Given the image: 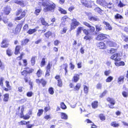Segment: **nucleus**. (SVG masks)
Returning <instances> with one entry per match:
<instances>
[{"label":"nucleus","instance_id":"nucleus-1","mask_svg":"<svg viewBox=\"0 0 128 128\" xmlns=\"http://www.w3.org/2000/svg\"><path fill=\"white\" fill-rule=\"evenodd\" d=\"M42 5L44 6V11L46 12H53L55 8V5L49 0H45L43 1Z\"/></svg>","mask_w":128,"mask_h":128},{"label":"nucleus","instance_id":"nucleus-2","mask_svg":"<svg viewBox=\"0 0 128 128\" xmlns=\"http://www.w3.org/2000/svg\"><path fill=\"white\" fill-rule=\"evenodd\" d=\"M72 22L70 27V29L71 30L74 29L76 26L80 24L79 22L75 18H73L72 20Z\"/></svg>","mask_w":128,"mask_h":128},{"label":"nucleus","instance_id":"nucleus-3","mask_svg":"<svg viewBox=\"0 0 128 128\" xmlns=\"http://www.w3.org/2000/svg\"><path fill=\"white\" fill-rule=\"evenodd\" d=\"M113 60L116 62H118L120 60L121 58L120 56L118 53H116L110 57Z\"/></svg>","mask_w":128,"mask_h":128},{"label":"nucleus","instance_id":"nucleus-4","mask_svg":"<svg viewBox=\"0 0 128 128\" xmlns=\"http://www.w3.org/2000/svg\"><path fill=\"white\" fill-rule=\"evenodd\" d=\"M97 46L100 48L105 49L106 48V46L104 43L103 42H100L97 44Z\"/></svg>","mask_w":128,"mask_h":128},{"label":"nucleus","instance_id":"nucleus-5","mask_svg":"<svg viewBox=\"0 0 128 128\" xmlns=\"http://www.w3.org/2000/svg\"><path fill=\"white\" fill-rule=\"evenodd\" d=\"M106 38L105 34H100L98 36L96 39L98 40H102Z\"/></svg>","mask_w":128,"mask_h":128},{"label":"nucleus","instance_id":"nucleus-6","mask_svg":"<svg viewBox=\"0 0 128 128\" xmlns=\"http://www.w3.org/2000/svg\"><path fill=\"white\" fill-rule=\"evenodd\" d=\"M11 9L9 6H7L4 7V11L6 14L8 15L9 14Z\"/></svg>","mask_w":128,"mask_h":128},{"label":"nucleus","instance_id":"nucleus-7","mask_svg":"<svg viewBox=\"0 0 128 128\" xmlns=\"http://www.w3.org/2000/svg\"><path fill=\"white\" fill-rule=\"evenodd\" d=\"M124 77L123 76H120L118 78V82L120 84L123 83L124 81Z\"/></svg>","mask_w":128,"mask_h":128},{"label":"nucleus","instance_id":"nucleus-8","mask_svg":"<svg viewBox=\"0 0 128 128\" xmlns=\"http://www.w3.org/2000/svg\"><path fill=\"white\" fill-rule=\"evenodd\" d=\"M81 1L83 5L85 6L88 8L91 7L92 5L89 4L86 0H81Z\"/></svg>","mask_w":128,"mask_h":128},{"label":"nucleus","instance_id":"nucleus-9","mask_svg":"<svg viewBox=\"0 0 128 128\" xmlns=\"http://www.w3.org/2000/svg\"><path fill=\"white\" fill-rule=\"evenodd\" d=\"M106 100L111 105L113 106L115 104V101L114 99L113 98H108L106 99Z\"/></svg>","mask_w":128,"mask_h":128},{"label":"nucleus","instance_id":"nucleus-10","mask_svg":"<svg viewBox=\"0 0 128 128\" xmlns=\"http://www.w3.org/2000/svg\"><path fill=\"white\" fill-rule=\"evenodd\" d=\"M103 23L105 25H106L105 26V28L106 29H108L110 30H112V27L107 22L105 21H104Z\"/></svg>","mask_w":128,"mask_h":128},{"label":"nucleus","instance_id":"nucleus-11","mask_svg":"<svg viewBox=\"0 0 128 128\" xmlns=\"http://www.w3.org/2000/svg\"><path fill=\"white\" fill-rule=\"evenodd\" d=\"M61 118L62 119L64 120H67L68 118L67 115L65 113L61 112Z\"/></svg>","mask_w":128,"mask_h":128},{"label":"nucleus","instance_id":"nucleus-12","mask_svg":"<svg viewBox=\"0 0 128 128\" xmlns=\"http://www.w3.org/2000/svg\"><path fill=\"white\" fill-rule=\"evenodd\" d=\"M79 79V75L76 74H75L72 80L75 82H76Z\"/></svg>","mask_w":128,"mask_h":128},{"label":"nucleus","instance_id":"nucleus-13","mask_svg":"<svg viewBox=\"0 0 128 128\" xmlns=\"http://www.w3.org/2000/svg\"><path fill=\"white\" fill-rule=\"evenodd\" d=\"M88 19L90 20L93 21H97L99 20L97 16H89L88 17Z\"/></svg>","mask_w":128,"mask_h":128},{"label":"nucleus","instance_id":"nucleus-14","mask_svg":"<svg viewBox=\"0 0 128 128\" xmlns=\"http://www.w3.org/2000/svg\"><path fill=\"white\" fill-rule=\"evenodd\" d=\"M26 12L25 10H24L23 12H22L21 16L19 17L16 18V20H20L22 19V18L24 17L25 15Z\"/></svg>","mask_w":128,"mask_h":128},{"label":"nucleus","instance_id":"nucleus-15","mask_svg":"<svg viewBox=\"0 0 128 128\" xmlns=\"http://www.w3.org/2000/svg\"><path fill=\"white\" fill-rule=\"evenodd\" d=\"M6 43V40H3L2 43L1 47L2 48H6L8 47V45Z\"/></svg>","mask_w":128,"mask_h":128},{"label":"nucleus","instance_id":"nucleus-16","mask_svg":"<svg viewBox=\"0 0 128 128\" xmlns=\"http://www.w3.org/2000/svg\"><path fill=\"white\" fill-rule=\"evenodd\" d=\"M40 20H41V22L43 25L47 26H49L48 24L46 22L44 18H40Z\"/></svg>","mask_w":128,"mask_h":128},{"label":"nucleus","instance_id":"nucleus-17","mask_svg":"<svg viewBox=\"0 0 128 128\" xmlns=\"http://www.w3.org/2000/svg\"><path fill=\"white\" fill-rule=\"evenodd\" d=\"M15 2L16 3L19 4L22 6H24L23 2L20 0H16L15 1Z\"/></svg>","mask_w":128,"mask_h":128},{"label":"nucleus","instance_id":"nucleus-18","mask_svg":"<svg viewBox=\"0 0 128 128\" xmlns=\"http://www.w3.org/2000/svg\"><path fill=\"white\" fill-rule=\"evenodd\" d=\"M4 98L3 99L4 101V102H7L8 101L9 95L8 94H6L4 95Z\"/></svg>","mask_w":128,"mask_h":128},{"label":"nucleus","instance_id":"nucleus-19","mask_svg":"<svg viewBox=\"0 0 128 128\" xmlns=\"http://www.w3.org/2000/svg\"><path fill=\"white\" fill-rule=\"evenodd\" d=\"M83 28L81 27H78L77 29V31L76 35L78 36H79L80 34L81 33L82 30H83Z\"/></svg>","mask_w":128,"mask_h":128},{"label":"nucleus","instance_id":"nucleus-20","mask_svg":"<svg viewBox=\"0 0 128 128\" xmlns=\"http://www.w3.org/2000/svg\"><path fill=\"white\" fill-rule=\"evenodd\" d=\"M7 26L8 29L11 28L13 26V24L11 22H9L7 24Z\"/></svg>","mask_w":128,"mask_h":128},{"label":"nucleus","instance_id":"nucleus-21","mask_svg":"<svg viewBox=\"0 0 128 128\" xmlns=\"http://www.w3.org/2000/svg\"><path fill=\"white\" fill-rule=\"evenodd\" d=\"M112 126L114 127H118L119 126V124L116 123V122H113L111 124Z\"/></svg>","mask_w":128,"mask_h":128},{"label":"nucleus","instance_id":"nucleus-22","mask_svg":"<svg viewBox=\"0 0 128 128\" xmlns=\"http://www.w3.org/2000/svg\"><path fill=\"white\" fill-rule=\"evenodd\" d=\"M58 9V10L62 14H66L67 13L66 12L65 10L59 7Z\"/></svg>","mask_w":128,"mask_h":128},{"label":"nucleus","instance_id":"nucleus-23","mask_svg":"<svg viewBox=\"0 0 128 128\" xmlns=\"http://www.w3.org/2000/svg\"><path fill=\"white\" fill-rule=\"evenodd\" d=\"M46 58H42L40 64V66L42 67L45 64Z\"/></svg>","mask_w":128,"mask_h":128},{"label":"nucleus","instance_id":"nucleus-24","mask_svg":"<svg viewBox=\"0 0 128 128\" xmlns=\"http://www.w3.org/2000/svg\"><path fill=\"white\" fill-rule=\"evenodd\" d=\"M102 86V83L99 82L96 85V88L98 89H101Z\"/></svg>","mask_w":128,"mask_h":128},{"label":"nucleus","instance_id":"nucleus-25","mask_svg":"<svg viewBox=\"0 0 128 128\" xmlns=\"http://www.w3.org/2000/svg\"><path fill=\"white\" fill-rule=\"evenodd\" d=\"M94 10L98 12V13L100 14H102V11L99 8H96L94 9Z\"/></svg>","mask_w":128,"mask_h":128},{"label":"nucleus","instance_id":"nucleus-26","mask_svg":"<svg viewBox=\"0 0 128 128\" xmlns=\"http://www.w3.org/2000/svg\"><path fill=\"white\" fill-rule=\"evenodd\" d=\"M20 47V46H16L15 50V54H17L19 53V50Z\"/></svg>","mask_w":128,"mask_h":128},{"label":"nucleus","instance_id":"nucleus-27","mask_svg":"<svg viewBox=\"0 0 128 128\" xmlns=\"http://www.w3.org/2000/svg\"><path fill=\"white\" fill-rule=\"evenodd\" d=\"M36 31V29H30L28 32V33L30 34H31L35 32Z\"/></svg>","mask_w":128,"mask_h":128},{"label":"nucleus","instance_id":"nucleus-28","mask_svg":"<svg viewBox=\"0 0 128 128\" xmlns=\"http://www.w3.org/2000/svg\"><path fill=\"white\" fill-rule=\"evenodd\" d=\"M98 102H94L92 104V105L93 108H96L98 106Z\"/></svg>","mask_w":128,"mask_h":128},{"label":"nucleus","instance_id":"nucleus-29","mask_svg":"<svg viewBox=\"0 0 128 128\" xmlns=\"http://www.w3.org/2000/svg\"><path fill=\"white\" fill-rule=\"evenodd\" d=\"M96 26L97 32H99L102 29V28L101 27V26L100 25H97Z\"/></svg>","mask_w":128,"mask_h":128},{"label":"nucleus","instance_id":"nucleus-30","mask_svg":"<svg viewBox=\"0 0 128 128\" xmlns=\"http://www.w3.org/2000/svg\"><path fill=\"white\" fill-rule=\"evenodd\" d=\"M113 78L112 76H110L106 80V82H110L113 80Z\"/></svg>","mask_w":128,"mask_h":128},{"label":"nucleus","instance_id":"nucleus-31","mask_svg":"<svg viewBox=\"0 0 128 128\" xmlns=\"http://www.w3.org/2000/svg\"><path fill=\"white\" fill-rule=\"evenodd\" d=\"M84 93L86 94L88 92V88L86 86H84Z\"/></svg>","mask_w":128,"mask_h":128},{"label":"nucleus","instance_id":"nucleus-32","mask_svg":"<svg viewBox=\"0 0 128 128\" xmlns=\"http://www.w3.org/2000/svg\"><path fill=\"white\" fill-rule=\"evenodd\" d=\"M43 111L42 109L39 110L37 114V116H40L42 114Z\"/></svg>","mask_w":128,"mask_h":128},{"label":"nucleus","instance_id":"nucleus-33","mask_svg":"<svg viewBox=\"0 0 128 128\" xmlns=\"http://www.w3.org/2000/svg\"><path fill=\"white\" fill-rule=\"evenodd\" d=\"M107 52L108 53L112 54L115 52L116 50L114 48H111L110 50H107Z\"/></svg>","mask_w":128,"mask_h":128},{"label":"nucleus","instance_id":"nucleus-34","mask_svg":"<svg viewBox=\"0 0 128 128\" xmlns=\"http://www.w3.org/2000/svg\"><path fill=\"white\" fill-rule=\"evenodd\" d=\"M28 68H26V70H24L22 72V75L25 76L27 75L28 74V72H28Z\"/></svg>","mask_w":128,"mask_h":128},{"label":"nucleus","instance_id":"nucleus-35","mask_svg":"<svg viewBox=\"0 0 128 128\" xmlns=\"http://www.w3.org/2000/svg\"><path fill=\"white\" fill-rule=\"evenodd\" d=\"M80 86V83L77 84L76 86L74 87V89L76 90H78L79 89Z\"/></svg>","mask_w":128,"mask_h":128},{"label":"nucleus","instance_id":"nucleus-36","mask_svg":"<svg viewBox=\"0 0 128 128\" xmlns=\"http://www.w3.org/2000/svg\"><path fill=\"white\" fill-rule=\"evenodd\" d=\"M122 94L125 98H127L128 96V93L125 91H124L122 92Z\"/></svg>","mask_w":128,"mask_h":128},{"label":"nucleus","instance_id":"nucleus-37","mask_svg":"<svg viewBox=\"0 0 128 128\" xmlns=\"http://www.w3.org/2000/svg\"><path fill=\"white\" fill-rule=\"evenodd\" d=\"M52 32L50 31H48L47 32L44 34L46 37L47 38H48L50 36L52 35Z\"/></svg>","mask_w":128,"mask_h":128},{"label":"nucleus","instance_id":"nucleus-38","mask_svg":"<svg viewBox=\"0 0 128 128\" xmlns=\"http://www.w3.org/2000/svg\"><path fill=\"white\" fill-rule=\"evenodd\" d=\"M48 92L51 94H53L54 93L53 88H50L48 89Z\"/></svg>","mask_w":128,"mask_h":128},{"label":"nucleus","instance_id":"nucleus-39","mask_svg":"<svg viewBox=\"0 0 128 128\" xmlns=\"http://www.w3.org/2000/svg\"><path fill=\"white\" fill-rule=\"evenodd\" d=\"M42 74V71L40 69L37 71L36 74L38 77L40 76Z\"/></svg>","mask_w":128,"mask_h":128},{"label":"nucleus","instance_id":"nucleus-40","mask_svg":"<svg viewBox=\"0 0 128 128\" xmlns=\"http://www.w3.org/2000/svg\"><path fill=\"white\" fill-rule=\"evenodd\" d=\"M99 117L100 119L104 121L105 120L106 118L105 116L102 114H100L99 115Z\"/></svg>","mask_w":128,"mask_h":128},{"label":"nucleus","instance_id":"nucleus-41","mask_svg":"<svg viewBox=\"0 0 128 128\" xmlns=\"http://www.w3.org/2000/svg\"><path fill=\"white\" fill-rule=\"evenodd\" d=\"M60 107L62 109H65L66 108V106L64 104V102H62L60 104Z\"/></svg>","mask_w":128,"mask_h":128},{"label":"nucleus","instance_id":"nucleus-42","mask_svg":"<svg viewBox=\"0 0 128 128\" xmlns=\"http://www.w3.org/2000/svg\"><path fill=\"white\" fill-rule=\"evenodd\" d=\"M43 87L46 84V82L43 79H42L41 80V83Z\"/></svg>","mask_w":128,"mask_h":128},{"label":"nucleus","instance_id":"nucleus-43","mask_svg":"<svg viewBox=\"0 0 128 128\" xmlns=\"http://www.w3.org/2000/svg\"><path fill=\"white\" fill-rule=\"evenodd\" d=\"M123 39L126 42H128V37L124 35L122 36Z\"/></svg>","mask_w":128,"mask_h":128},{"label":"nucleus","instance_id":"nucleus-44","mask_svg":"<svg viewBox=\"0 0 128 128\" xmlns=\"http://www.w3.org/2000/svg\"><path fill=\"white\" fill-rule=\"evenodd\" d=\"M115 18L116 19H122V16L120 14H117L115 16Z\"/></svg>","mask_w":128,"mask_h":128},{"label":"nucleus","instance_id":"nucleus-45","mask_svg":"<svg viewBox=\"0 0 128 128\" xmlns=\"http://www.w3.org/2000/svg\"><path fill=\"white\" fill-rule=\"evenodd\" d=\"M35 57H33L31 60V62L32 64V65H33L35 64Z\"/></svg>","mask_w":128,"mask_h":128},{"label":"nucleus","instance_id":"nucleus-46","mask_svg":"<svg viewBox=\"0 0 128 128\" xmlns=\"http://www.w3.org/2000/svg\"><path fill=\"white\" fill-rule=\"evenodd\" d=\"M68 17L66 16H65L62 18V22H64L66 20V19H68Z\"/></svg>","mask_w":128,"mask_h":128},{"label":"nucleus","instance_id":"nucleus-47","mask_svg":"<svg viewBox=\"0 0 128 128\" xmlns=\"http://www.w3.org/2000/svg\"><path fill=\"white\" fill-rule=\"evenodd\" d=\"M103 2V0H97L96 1L97 4L101 5H102Z\"/></svg>","mask_w":128,"mask_h":128},{"label":"nucleus","instance_id":"nucleus-48","mask_svg":"<svg viewBox=\"0 0 128 128\" xmlns=\"http://www.w3.org/2000/svg\"><path fill=\"white\" fill-rule=\"evenodd\" d=\"M7 54L9 56H10L12 54V52L10 49H8L6 51Z\"/></svg>","mask_w":128,"mask_h":128},{"label":"nucleus","instance_id":"nucleus-49","mask_svg":"<svg viewBox=\"0 0 128 128\" xmlns=\"http://www.w3.org/2000/svg\"><path fill=\"white\" fill-rule=\"evenodd\" d=\"M29 40L28 39H26L25 40H23L22 42V44H25L27 43L29 41Z\"/></svg>","mask_w":128,"mask_h":128},{"label":"nucleus","instance_id":"nucleus-50","mask_svg":"<svg viewBox=\"0 0 128 128\" xmlns=\"http://www.w3.org/2000/svg\"><path fill=\"white\" fill-rule=\"evenodd\" d=\"M58 85L60 86L61 87L62 85V83L61 80H58Z\"/></svg>","mask_w":128,"mask_h":128},{"label":"nucleus","instance_id":"nucleus-51","mask_svg":"<svg viewBox=\"0 0 128 128\" xmlns=\"http://www.w3.org/2000/svg\"><path fill=\"white\" fill-rule=\"evenodd\" d=\"M113 6V4L112 3L110 2L107 6V7L109 8H111Z\"/></svg>","mask_w":128,"mask_h":128},{"label":"nucleus","instance_id":"nucleus-52","mask_svg":"<svg viewBox=\"0 0 128 128\" xmlns=\"http://www.w3.org/2000/svg\"><path fill=\"white\" fill-rule=\"evenodd\" d=\"M67 30V28L66 27H64L62 31L61 32V34H63L66 32Z\"/></svg>","mask_w":128,"mask_h":128},{"label":"nucleus","instance_id":"nucleus-53","mask_svg":"<svg viewBox=\"0 0 128 128\" xmlns=\"http://www.w3.org/2000/svg\"><path fill=\"white\" fill-rule=\"evenodd\" d=\"M125 6V4L122 3L120 1V2L118 4V6L120 7H122L124 6Z\"/></svg>","mask_w":128,"mask_h":128},{"label":"nucleus","instance_id":"nucleus-54","mask_svg":"<svg viewBox=\"0 0 128 128\" xmlns=\"http://www.w3.org/2000/svg\"><path fill=\"white\" fill-rule=\"evenodd\" d=\"M107 91L106 90H105L104 91L100 96V97H102L104 96L107 93Z\"/></svg>","mask_w":128,"mask_h":128},{"label":"nucleus","instance_id":"nucleus-55","mask_svg":"<svg viewBox=\"0 0 128 128\" xmlns=\"http://www.w3.org/2000/svg\"><path fill=\"white\" fill-rule=\"evenodd\" d=\"M89 28L90 29V31L91 32H94L95 30L93 26H90Z\"/></svg>","mask_w":128,"mask_h":128},{"label":"nucleus","instance_id":"nucleus-56","mask_svg":"<svg viewBox=\"0 0 128 128\" xmlns=\"http://www.w3.org/2000/svg\"><path fill=\"white\" fill-rule=\"evenodd\" d=\"M40 10L39 9L36 10L35 11V14L37 15L39 14V13L40 12Z\"/></svg>","mask_w":128,"mask_h":128},{"label":"nucleus","instance_id":"nucleus-57","mask_svg":"<svg viewBox=\"0 0 128 128\" xmlns=\"http://www.w3.org/2000/svg\"><path fill=\"white\" fill-rule=\"evenodd\" d=\"M50 63H49L46 67V70L48 71L50 70Z\"/></svg>","mask_w":128,"mask_h":128},{"label":"nucleus","instance_id":"nucleus-58","mask_svg":"<svg viewBox=\"0 0 128 128\" xmlns=\"http://www.w3.org/2000/svg\"><path fill=\"white\" fill-rule=\"evenodd\" d=\"M4 80V78H1L0 79V85L2 86L3 85L2 81Z\"/></svg>","mask_w":128,"mask_h":128},{"label":"nucleus","instance_id":"nucleus-59","mask_svg":"<svg viewBox=\"0 0 128 128\" xmlns=\"http://www.w3.org/2000/svg\"><path fill=\"white\" fill-rule=\"evenodd\" d=\"M32 94V93L31 92H28L27 93V96H28L30 97Z\"/></svg>","mask_w":128,"mask_h":128},{"label":"nucleus","instance_id":"nucleus-60","mask_svg":"<svg viewBox=\"0 0 128 128\" xmlns=\"http://www.w3.org/2000/svg\"><path fill=\"white\" fill-rule=\"evenodd\" d=\"M24 54L23 53L22 54H21L20 56H19L18 57V58H17V59L18 60H21L22 59V56Z\"/></svg>","mask_w":128,"mask_h":128},{"label":"nucleus","instance_id":"nucleus-61","mask_svg":"<svg viewBox=\"0 0 128 128\" xmlns=\"http://www.w3.org/2000/svg\"><path fill=\"white\" fill-rule=\"evenodd\" d=\"M110 73V70L106 71L104 72L105 75L106 76L108 75Z\"/></svg>","mask_w":128,"mask_h":128},{"label":"nucleus","instance_id":"nucleus-62","mask_svg":"<svg viewBox=\"0 0 128 128\" xmlns=\"http://www.w3.org/2000/svg\"><path fill=\"white\" fill-rule=\"evenodd\" d=\"M74 6H71L69 8L68 10L69 11L71 12L73 10H74Z\"/></svg>","mask_w":128,"mask_h":128},{"label":"nucleus","instance_id":"nucleus-63","mask_svg":"<svg viewBox=\"0 0 128 128\" xmlns=\"http://www.w3.org/2000/svg\"><path fill=\"white\" fill-rule=\"evenodd\" d=\"M28 28V26L27 24H25L23 27V29L25 30H27Z\"/></svg>","mask_w":128,"mask_h":128},{"label":"nucleus","instance_id":"nucleus-64","mask_svg":"<svg viewBox=\"0 0 128 128\" xmlns=\"http://www.w3.org/2000/svg\"><path fill=\"white\" fill-rule=\"evenodd\" d=\"M21 124L22 125H25L26 124V122L25 121H22L20 122Z\"/></svg>","mask_w":128,"mask_h":128}]
</instances>
